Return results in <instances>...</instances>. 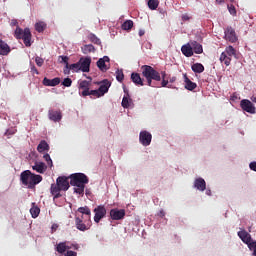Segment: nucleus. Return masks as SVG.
<instances>
[{
    "instance_id": "40",
    "label": "nucleus",
    "mask_w": 256,
    "mask_h": 256,
    "mask_svg": "<svg viewBox=\"0 0 256 256\" xmlns=\"http://www.w3.org/2000/svg\"><path fill=\"white\" fill-rule=\"evenodd\" d=\"M116 79L119 83H123V79H125V74H123V70L116 71Z\"/></svg>"
},
{
    "instance_id": "45",
    "label": "nucleus",
    "mask_w": 256,
    "mask_h": 256,
    "mask_svg": "<svg viewBox=\"0 0 256 256\" xmlns=\"http://www.w3.org/2000/svg\"><path fill=\"white\" fill-rule=\"evenodd\" d=\"M89 95H92L93 97H102L99 90H89Z\"/></svg>"
},
{
    "instance_id": "26",
    "label": "nucleus",
    "mask_w": 256,
    "mask_h": 256,
    "mask_svg": "<svg viewBox=\"0 0 256 256\" xmlns=\"http://www.w3.org/2000/svg\"><path fill=\"white\" fill-rule=\"evenodd\" d=\"M190 45L192 46V51H194L196 55H201V53H203V45H201L199 42L191 41Z\"/></svg>"
},
{
    "instance_id": "39",
    "label": "nucleus",
    "mask_w": 256,
    "mask_h": 256,
    "mask_svg": "<svg viewBox=\"0 0 256 256\" xmlns=\"http://www.w3.org/2000/svg\"><path fill=\"white\" fill-rule=\"evenodd\" d=\"M69 69H71V71H73L74 73H79V71H81V66L79 62H77L74 64H70Z\"/></svg>"
},
{
    "instance_id": "23",
    "label": "nucleus",
    "mask_w": 256,
    "mask_h": 256,
    "mask_svg": "<svg viewBox=\"0 0 256 256\" xmlns=\"http://www.w3.org/2000/svg\"><path fill=\"white\" fill-rule=\"evenodd\" d=\"M181 52L185 57H193V47L191 46V42L183 45L181 47Z\"/></svg>"
},
{
    "instance_id": "25",
    "label": "nucleus",
    "mask_w": 256,
    "mask_h": 256,
    "mask_svg": "<svg viewBox=\"0 0 256 256\" xmlns=\"http://www.w3.org/2000/svg\"><path fill=\"white\" fill-rule=\"evenodd\" d=\"M33 171H36L37 173H45L47 171V166L43 162H35V165L32 166Z\"/></svg>"
},
{
    "instance_id": "24",
    "label": "nucleus",
    "mask_w": 256,
    "mask_h": 256,
    "mask_svg": "<svg viewBox=\"0 0 256 256\" xmlns=\"http://www.w3.org/2000/svg\"><path fill=\"white\" fill-rule=\"evenodd\" d=\"M109 87H111V82L109 80H103L102 84L98 88V91L102 97L109 91Z\"/></svg>"
},
{
    "instance_id": "51",
    "label": "nucleus",
    "mask_w": 256,
    "mask_h": 256,
    "mask_svg": "<svg viewBox=\"0 0 256 256\" xmlns=\"http://www.w3.org/2000/svg\"><path fill=\"white\" fill-rule=\"evenodd\" d=\"M31 71H33V73H36V75H39V71L37 70V68L35 66H33L31 68Z\"/></svg>"
},
{
    "instance_id": "1",
    "label": "nucleus",
    "mask_w": 256,
    "mask_h": 256,
    "mask_svg": "<svg viewBox=\"0 0 256 256\" xmlns=\"http://www.w3.org/2000/svg\"><path fill=\"white\" fill-rule=\"evenodd\" d=\"M142 76L146 78L148 87H155V83L153 81H162L161 87H168V89H171V86L169 85V79L167 78V72L162 71L159 73V71L155 70L150 65H143L141 66Z\"/></svg>"
},
{
    "instance_id": "56",
    "label": "nucleus",
    "mask_w": 256,
    "mask_h": 256,
    "mask_svg": "<svg viewBox=\"0 0 256 256\" xmlns=\"http://www.w3.org/2000/svg\"><path fill=\"white\" fill-rule=\"evenodd\" d=\"M57 227H59L57 224L52 225V231H57Z\"/></svg>"
},
{
    "instance_id": "6",
    "label": "nucleus",
    "mask_w": 256,
    "mask_h": 256,
    "mask_svg": "<svg viewBox=\"0 0 256 256\" xmlns=\"http://www.w3.org/2000/svg\"><path fill=\"white\" fill-rule=\"evenodd\" d=\"M69 249H74L75 251H79V244H68L67 242H60L56 246L57 253L64 256H77V252L71 251Z\"/></svg>"
},
{
    "instance_id": "3",
    "label": "nucleus",
    "mask_w": 256,
    "mask_h": 256,
    "mask_svg": "<svg viewBox=\"0 0 256 256\" xmlns=\"http://www.w3.org/2000/svg\"><path fill=\"white\" fill-rule=\"evenodd\" d=\"M10 26L16 27L14 31L15 39H22L25 47H31V39L33 37V35L31 34V29H22L21 27H19V22L17 21V19H12L10 22Z\"/></svg>"
},
{
    "instance_id": "19",
    "label": "nucleus",
    "mask_w": 256,
    "mask_h": 256,
    "mask_svg": "<svg viewBox=\"0 0 256 256\" xmlns=\"http://www.w3.org/2000/svg\"><path fill=\"white\" fill-rule=\"evenodd\" d=\"M184 77V83H185V89L188 91H194V89H197V83L191 81L187 74H183Z\"/></svg>"
},
{
    "instance_id": "27",
    "label": "nucleus",
    "mask_w": 256,
    "mask_h": 256,
    "mask_svg": "<svg viewBox=\"0 0 256 256\" xmlns=\"http://www.w3.org/2000/svg\"><path fill=\"white\" fill-rule=\"evenodd\" d=\"M38 153H43L45 151H49V144L45 140H41L37 146Z\"/></svg>"
},
{
    "instance_id": "36",
    "label": "nucleus",
    "mask_w": 256,
    "mask_h": 256,
    "mask_svg": "<svg viewBox=\"0 0 256 256\" xmlns=\"http://www.w3.org/2000/svg\"><path fill=\"white\" fill-rule=\"evenodd\" d=\"M88 39L91 41V43H94V45H101V39H99L93 33L89 34Z\"/></svg>"
},
{
    "instance_id": "7",
    "label": "nucleus",
    "mask_w": 256,
    "mask_h": 256,
    "mask_svg": "<svg viewBox=\"0 0 256 256\" xmlns=\"http://www.w3.org/2000/svg\"><path fill=\"white\" fill-rule=\"evenodd\" d=\"M238 237L241 239V241H243V243L248 245L250 251H253L252 255L256 256V241L251 239V234L245 230H242L238 232Z\"/></svg>"
},
{
    "instance_id": "18",
    "label": "nucleus",
    "mask_w": 256,
    "mask_h": 256,
    "mask_svg": "<svg viewBox=\"0 0 256 256\" xmlns=\"http://www.w3.org/2000/svg\"><path fill=\"white\" fill-rule=\"evenodd\" d=\"M43 85H45V87H57V85H59V83H61V78L56 77L54 79H49L47 77H45L42 81Z\"/></svg>"
},
{
    "instance_id": "49",
    "label": "nucleus",
    "mask_w": 256,
    "mask_h": 256,
    "mask_svg": "<svg viewBox=\"0 0 256 256\" xmlns=\"http://www.w3.org/2000/svg\"><path fill=\"white\" fill-rule=\"evenodd\" d=\"M189 19H191V17H189V14L182 15V21H189Z\"/></svg>"
},
{
    "instance_id": "30",
    "label": "nucleus",
    "mask_w": 256,
    "mask_h": 256,
    "mask_svg": "<svg viewBox=\"0 0 256 256\" xmlns=\"http://www.w3.org/2000/svg\"><path fill=\"white\" fill-rule=\"evenodd\" d=\"M191 69L194 73H203V71H205V66L201 63H195L191 66Z\"/></svg>"
},
{
    "instance_id": "54",
    "label": "nucleus",
    "mask_w": 256,
    "mask_h": 256,
    "mask_svg": "<svg viewBox=\"0 0 256 256\" xmlns=\"http://www.w3.org/2000/svg\"><path fill=\"white\" fill-rule=\"evenodd\" d=\"M159 217H165V211L160 210V212H159Z\"/></svg>"
},
{
    "instance_id": "22",
    "label": "nucleus",
    "mask_w": 256,
    "mask_h": 256,
    "mask_svg": "<svg viewBox=\"0 0 256 256\" xmlns=\"http://www.w3.org/2000/svg\"><path fill=\"white\" fill-rule=\"evenodd\" d=\"M11 53V47L5 41L0 39V55L6 56Z\"/></svg>"
},
{
    "instance_id": "29",
    "label": "nucleus",
    "mask_w": 256,
    "mask_h": 256,
    "mask_svg": "<svg viewBox=\"0 0 256 256\" xmlns=\"http://www.w3.org/2000/svg\"><path fill=\"white\" fill-rule=\"evenodd\" d=\"M82 53L88 55V53H95V46L93 44H86L82 47Z\"/></svg>"
},
{
    "instance_id": "50",
    "label": "nucleus",
    "mask_w": 256,
    "mask_h": 256,
    "mask_svg": "<svg viewBox=\"0 0 256 256\" xmlns=\"http://www.w3.org/2000/svg\"><path fill=\"white\" fill-rule=\"evenodd\" d=\"M175 81H177V77L176 76H172L170 78V80L168 81V83H175Z\"/></svg>"
},
{
    "instance_id": "42",
    "label": "nucleus",
    "mask_w": 256,
    "mask_h": 256,
    "mask_svg": "<svg viewBox=\"0 0 256 256\" xmlns=\"http://www.w3.org/2000/svg\"><path fill=\"white\" fill-rule=\"evenodd\" d=\"M35 63L38 67H43V64L45 63V60H43V58L37 56L35 58Z\"/></svg>"
},
{
    "instance_id": "8",
    "label": "nucleus",
    "mask_w": 256,
    "mask_h": 256,
    "mask_svg": "<svg viewBox=\"0 0 256 256\" xmlns=\"http://www.w3.org/2000/svg\"><path fill=\"white\" fill-rule=\"evenodd\" d=\"M75 226L78 231H89L91 228V219L83 221V218H79L78 216L75 218Z\"/></svg>"
},
{
    "instance_id": "10",
    "label": "nucleus",
    "mask_w": 256,
    "mask_h": 256,
    "mask_svg": "<svg viewBox=\"0 0 256 256\" xmlns=\"http://www.w3.org/2000/svg\"><path fill=\"white\" fill-rule=\"evenodd\" d=\"M78 63L82 73H89V71H91V57H82L79 59Z\"/></svg>"
},
{
    "instance_id": "55",
    "label": "nucleus",
    "mask_w": 256,
    "mask_h": 256,
    "mask_svg": "<svg viewBox=\"0 0 256 256\" xmlns=\"http://www.w3.org/2000/svg\"><path fill=\"white\" fill-rule=\"evenodd\" d=\"M79 219H82V221H89V219H87V216L85 218V216L82 214L81 217H79Z\"/></svg>"
},
{
    "instance_id": "20",
    "label": "nucleus",
    "mask_w": 256,
    "mask_h": 256,
    "mask_svg": "<svg viewBox=\"0 0 256 256\" xmlns=\"http://www.w3.org/2000/svg\"><path fill=\"white\" fill-rule=\"evenodd\" d=\"M131 81L137 86V87H143L145 83L143 82V79L141 78V75L137 72H134L131 74Z\"/></svg>"
},
{
    "instance_id": "48",
    "label": "nucleus",
    "mask_w": 256,
    "mask_h": 256,
    "mask_svg": "<svg viewBox=\"0 0 256 256\" xmlns=\"http://www.w3.org/2000/svg\"><path fill=\"white\" fill-rule=\"evenodd\" d=\"M249 167H250L251 171H255L256 172V162H251L249 164Z\"/></svg>"
},
{
    "instance_id": "32",
    "label": "nucleus",
    "mask_w": 256,
    "mask_h": 256,
    "mask_svg": "<svg viewBox=\"0 0 256 256\" xmlns=\"http://www.w3.org/2000/svg\"><path fill=\"white\" fill-rule=\"evenodd\" d=\"M78 213L86 215L87 219H91V209H89L87 206L78 208Z\"/></svg>"
},
{
    "instance_id": "41",
    "label": "nucleus",
    "mask_w": 256,
    "mask_h": 256,
    "mask_svg": "<svg viewBox=\"0 0 256 256\" xmlns=\"http://www.w3.org/2000/svg\"><path fill=\"white\" fill-rule=\"evenodd\" d=\"M62 85L64 87H71V85H73V80H71V78H65L63 81H62Z\"/></svg>"
},
{
    "instance_id": "16",
    "label": "nucleus",
    "mask_w": 256,
    "mask_h": 256,
    "mask_svg": "<svg viewBox=\"0 0 256 256\" xmlns=\"http://www.w3.org/2000/svg\"><path fill=\"white\" fill-rule=\"evenodd\" d=\"M109 61H111V59H109V56H104L97 61L96 65L98 69L102 71V73L109 71V68L107 66V63H109Z\"/></svg>"
},
{
    "instance_id": "43",
    "label": "nucleus",
    "mask_w": 256,
    "mask_h": 256,
    "mask_svg": "<svg viewBox=\"0 0 256 256\" xmlns=\"http://www.w3.org/2000/svg\"><path fill=\"white\" fill-rule=\"evenodd\" d=\"M43 159L50 167L53 165V160H51V156L49 154H44Z\"/></svg>"
},
{
    "instance_id": "57",
    "label": "nucleus",
    "mask_w": 256,
    "mask_h": 256,
    "mask_svg": "<svg viewBox=\"0 0 256 256\" xmlns=\"http://www.w3.org/2000/svg\"><path fill=\"white\" fill-rule=\"evenodd\" d=\"M124 93L126 94V97H129V90H127V88H124Z\"/></svg>"
},
{
    "instance_id": "11",
    "label": "nucleus",
    "mask_w": 256,
    "mask_h": 256,
    "mask_svg": "<svg viewBox=\"0 0 256 256\" xmlns=\"http://www.w3.org/2000/svg\"><path fill=\"white\" fill-rule=\"evenodd\" d=\"M94 221L95 223H99L101 219H104L105 215H107V209L103 205H99L94 209Z\"/></svg>"
},
{
    "instance_id": "14",
    "label": "nucleus",
    "mask_w": 256,
    "mask_h": 256,
    "mask_svg": "<svg viewBox=\"0 0 256 256\" xmlns=\"http://www.w3.org/2000/svg\"><path fill=\"white\" fill-rule=\"evenodd\" d=\"M90 81L82 80L79 83V89L82 90V97H88L89 89L91 87V77H88Z\"/></svg>"
},
{
    "instance_id": "12",
    "label": "nucleus",
    "mask_w": 256,
    "mask_h": 256,
    "mask_svg": "<svg viewBox=\"0 0 256 256\" xmlns=\"http://www.w3.org/2000/svg\"><path fill=\"white\" fill-rule=\"evenodd\" d=\"M224 35L226 41H229L230 43H237V33L233 27L228 26L224 31Z\"/></svg>"
},
{
    "instance_id": "15",
    "label": "nucleus",
    "mask_w": 256,
    "mask_h": 256,
    "mask_svg": "<svg viewBox=\"0 0 256 256\" xmlns=\"http://www.w3.org/2000/svg\"><path fill=\"white\" fill-rule=\"evenodd\" d=\"M110 217L113 221H121L125 218V211L123 209L114 208L110 210Z\"/></svg>"
},
{
    "instance_id": "9",
    "label": "nucleus",
    "mask_w": 256,
    "mask_h": 256,
    "mask_svg": "<svg viewBox=\"0 0 256 256\" xmlns=\"http://www.w3.org/2000/svg\"><path fill=\"white\" fill-rule=\"evenodd\" d=\"M153 139V135L147 130L141 131L139 135V142L143 147H149L151 145V141Z\"/></svg>"
},
{
    "instance_id": "31",
    "label": "nucleus",
    "mask_w": 256,
    "mask_h": 256,
    "mask_svg": "<svg viewBox=\"0 0 256 256\" xmlns=\"http://www.w3.org/2000/svg\"><path fill=\"white\" fill-rule=\"evenodd\" d=\"M32 208L30 209L31 216L33 219H37L39 217V214L41 213V209L38 206H35V203H32Z\"/></svg>"
},
{
    "instance_id": "34",
    "label": "nucleus",
    "mask_w": 256,
    "mask_h": 256,
    "mask_svg": "<svg viewBox=\"0 0 256 256\" xmlns=\"http://www.w3.org/2000/svg\"><path fill=\"white\" fill-rule=\"evenodd\" d=\"M45 29H47V24H45L44 22H38L35 24V30L38 33H43Z\"/></svg>"
},
{
    "instance_id": "2",
    "label": "nucleus",
    "mask_w": 256,
    "mask_h": 256,
    "mask_svg": "<svg viewBox=\"0 0 256 256\" xmlns=\"http://www.w3.org/2000/svg\"><path fill=\"white\" fill-rule=\"evenodd\" d=\"M70 185L74 188V193L83 195L85 193V185L89 183V177L84 173H74L69 176Z\"/></svg>"
},
{
    "instance_id": "44",
    "label": "nucleus",
    "mask_w": 256,
    "mask_h": 256,
    "mask_svg": "<svg viewBox=\"0 0 256 256\" xmlns=\"http://www.w3.org/2000/svg\"><path fill=\"white\" fill-rule=\"evenodd\" d=\"M228 11L230 15H237V10L235 9V6L233 4L228 5Z\"/></svg>"
},
{
    "instance_id": "53",
    "label": "nucleus",
    "mask_w": 256,
    "mask_h": 256,
    "mask_svg": "<svg viewBox=\"0 0 256 256\" xmlns=\"http://www.w3.org/2000/svg\"><path fill=\"white\" fill-rule=\"evenodd\" d=\"M138 34L139 37H143V35H145V30H139Z\"/></svg>"
},
{
    "instance_id": "4",
    "label": "nucleus",
    "mask_w": 256,
    "mask_h": 256,
    "mask_svg": "<svg viewBox=\"0 0 256 256\" xmlns=\"http://www.w3.org/2000/svg\"><path fill=\"white\" fill-rule=\"evenodd\" d=\"M20 181L28 189H35L43 181V176L32 173L30 170H25L20 174Z\"/></svg>"
},
{
    "instance_id": "46",
    "label": "nucleus",
    "mask_w": 256,
    "mask_h": 256,
    "mask_svg": "<svg viewBox=\"0 0 256 256\" xmlns=\"http://www.w3.org/2000/svg\"><path fill=\"white\" fill-rule=\"evenodd\" d=\"M60 63H65V65H69V57L67 56H59Z\"/></svg>"
},
{
    "instance_id": "33",
    "label": "nucleus",
    "mask_w": 256,
    "mask_h": 256,
    "mask_svg": "<svg viewBox=\"0 0 256 256\" xmlns=\"http://www.w3.org/2000/svg\"><path fill=\"white\" fill-rule=\"evenodd\" d=\"M224 53L230 57H236L237 55V50H235V48L233 46H227L225 48Z\"/></svg>"
},
{
    "instance_id": "13",
    "label": "nucleus",
    "mask_w": 256,
    "mask_h": 256,
    "mask_svg": "<svg viewBox=\"0 0 256 256\" xmlns=\"http://www.w3.org/2000/svg\"><path fill=\"white\" fill-rule=\"evenodd\" d=\"M240 105L243 111H246V113H251V115L256 113V108H255V105H253L252 101L244 99L240 102Z\"/></svg>"
},
{
    "instance_id": "35",
    "label": "nucleus",
    "mask_w": 256,
    "mask_h": 256,
    "mask_svg": "<svg viewBox=\"0 0 256 256\" xmlns=\"http://www.w3.org/2000/svg\"><path fill=\"white\" fill-rule=\"evenodd\" d=\"M121 27H122L123 31H131V29H133V21L132 20H126L122 24Z\"/></svg>"
},
{
    "instance_id": "21",
    "label": "nucleus",
    "mask_w": 256,
    "mask_h": 256,
    "mask_svg": "<svg viewBox=\"0 0 256 256\" xmlns=\"http://www.w3.org/2000/svg\"><path fill=\"white\" fill-rule=\"evenodd\" d=\"M194 187L198 191H205L207 189V183L205 182V179L203 178H197L194 181Z\"/></svg>"
},
{
    "instance_id": "37",
    "label": "nucleus",
    "mask_w": 256,
    "mask_h": 256,
    "mask_svg": "<svg viewBox=\"0 0 256 256\" xmlns=\"http://www.w3.org/2000/svg\"><path fill=\"white\" fill-rule=\"evenodd\" d=\"M131 99L129 98V96H124L122 99V107L124 109H129V107L131 106Z\"/></svg>"
},
{
    "instance_id": "38",
    "label": "nucleus",
    "mask_w": 256,
    "mask_h": 256,
    "mask_svg": "<svg viewBox=\"0 0 256 256\" xmlns=\"http://www.w3.org/2000/svg\"><path fill=\"white\" fill-rule=\"evenodd\" d=\"M148 7L151 9V11H155V9L159 7V0H149Z\"/></svg>"
},
{
    "instance_id": "17",
    "label": "nucleus",
    "mask_w": 256,
    "mask_h": 256,
    "mask_svg": "<svg viewBox=\"0 0 256 256\" xmlns=\"http://www.w3.org/2000/svg\"><path fill=\"white\" fill-rule=\"evenodd\" d=\"M48 117H49L50 121H54L55 123H59V121H61V119H63L61 110H49Z\"/></svg>"
},
{
    "instance_id": "58",
    "label": "nucleus",
    "mask_w": 256,
    "mask_h": 256,
    "mask_svg": "<svg viewBox=\"0 0 256 256\" xmlns=\"http://www.w3.org/2000/svg\"><path fill=\"white\" fill-rule=\"evenodd\" d=\"M216 3H218V5H221V3H225V0H216Z\"/></svg>"
},
{
    "instance_id": "59",
    "label": "nucleus",
    "mask_w": 256,
    "mask_h": 256,
    "mask_svg": "<svg viewBox=\"0 0 256 256\" xmlns=\"http://www.w3.org/2000/svg\"><path fill=\"white\" fill-rule=\"evenodd\" d=\"M251 99H252L253 103H256V97H252Z\"/></svg>"
},
{
    "instance_id": "60",
    "label": "nucleus",
    "mask_w": 256,
    "mask_h": 256,
    "mask_svg": "<svg viewBox=\"0 0 256 256\" xmlns=\"http://www.w3.org/2000/svg\"><path fill=\"white\" fill-rule=\"evenodd\" d=\"M207 195H211V190L206 192Z\"/></svg>"
},
{
    "instance_id": "47",
    "label": "nucleus",
    "mask_w": 256,
    "mask_h": 256,
    "mask_svg": "<svg viewBox=\"0 0 256 256\" xmlns=\"http://www.w3.org/2000/svg\"><path fill=\"white\" fill-rule=\"evenodd\" d=\"M70 64H66L64 68V75H69L71 73Z\"/></svg>"
},
{
    "instance_id": "52",
    "label": "nucleus",
    "mask_w": 256,
    "mask_h": 256,
    "mask_svg": "<svg viewBox=\"0 0 256 256\" xmlns=\"http://www.w3.org/2000/svg\"><path fill=\"white\" fill-rule=\"evenodd\" d=\"M6 135H15V130H13V131L7 130Z\"/></svg>"
},
{
    "instance_id": "28",
    "label": "nucleus",
    "mask_w": 256,
    "mask_h": 256,
    "mask_svg": "<svg viewBox=\"0 0 256 256\" xmlns=\"http://www.w3.org/2000/svg\"><path fill=\"white\" fill-rule=\"evenodd\" d=\"M220 62L224 63V65H226V67H229V65H231V56L222 52L220 55Z\"/></svg>"
},
{
    "instance_id": "5",
    "label": "nucleus",
    "mask_w": 256,
    "mask_h": 256,
    "mask_svg": "<svg viewBox=\"0 0 256 256\" xmlns=\"http://www.w3.org/2000/svg\"><path fill=\"white\" fill-rule=\"evenodd\" d=\"M69 176H59L56 179V184H52L50 188V193L54 196V199H59L61 191H69Z\"/></svg>"
}]
</instances>
